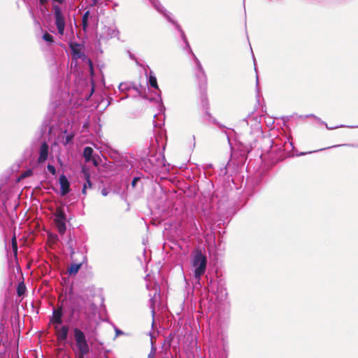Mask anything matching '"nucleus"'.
Returning <instances> with one entry per match:
<instances>
[{"label":"nucleus","mask_w":358,"mask_h":358,"mask_svg":"<svg viewBox=\"0 0 358 358\" xmlns=\"http://www.w3.org/2000/svg\"><path fill=\"white\" fill-rule=\"evenodd\" d=\"M96 307L94 303L87 298L80 296L71 300V315H76L77 317L83 315L87 319L91 318L96 314Z\"/></svg>","instance_id":"1"},{"label":"nucleus","mask_w":358,"mask_h":358,"mask_svg":"<svg viewBox=\"0 0 358 358\" xmlns=\"http://www.w3.org/2000/svg\"><path fill=\"white\" fill-rule=\"evenodd\" d=\"M190 263L192 267L194 278L196 283L200 285L201 276L206 271L207 257L201 249H196L192 252Z\"/></svg>","instance_id":"2"},{"label":"nucleus","mask_w":358,"mask_h":358,"mask_svg":"<svg viewBox=\"0 0 358 358\" xmlns=\"http://www.w3.org/2000/svg\"><path fill=\"white\" fill-rule=\"evenodd\" d=\"M73 338L76 342V353L78 358H84V357L90 352V346L87 343L85 333L79 328L73 329Z\"/></svg>","instance_id":"3"},{"label":"nucleus","mask_w":358,"mask_h":358,"mask_svg":"<svg viewBox=\"0 0 358 358\" xmlns=\"http://www.w3.org/2000/svg\"><path fill=\"white\" fill-rule=\"evenodd\" d=\"M209 342L212 349L215 350L220 347L224 352L228 350L227 336L222 332L217 333V335H216L215 332L211 331V329H210Z\"/></svg>","instance_id":"4"},{"label":"nucleus","mask_w":358,"mask_h":358,"mask_svg":"<svg viewBox=\"0 0 358 358\" xmlns=\"http://www.w3.org/2000/svg\"><path fill=\"white\" fill-rule=\"evenodd\" d=\"M149 1L153 4V6L156 8V9L159 13H162L171 23H172L173 24H174L176 26V28L180 33L181 37H182V40L184 41V43H185L186 47L188 48H190L188 41H187V39L183 31L182 30L180 25L173 19V17H171V14L169 13V12H167L166 10V9L157 0H149Z\"/></svg>","instance_id":"5"},{"label":"nucleus","mask_w":358,"mask_h":358,"mask_svg":"<svg viewBox=\"0 0 358 358\" xmlns=\"http://www.w3.org/2000/svg\"><path fill=\"white\" fill-rule=\"evenodd\" d=\"M54 222L58 232L60 234H64L66 230V215L64 207H57L54 213Z\"/></svg>","instance_id":"6"},{"label":"nucleus","mask_w":358,"mask_h":358,"mask_svg":"<svg viewBox=\"0 0 358 358\" xmlns=\"http://www.w3.org/2000/svg\"><path fill=\"white\" fill-rule=\"evenodd\" d=\"M72 52V57L75 59H80L83 62L88 64L91 73H93V63L92 60L84 54L83 46L78 43L71 44L70 45Z\"/></svg>","instance_id":"7"},{"label":"nucleus","mask_w":358,"mask_h":358,"mask_svg":"<svg viewBox=\"0 0 358 358\" xmlns=\"http://www.w3.org/2000/svg\"><path fill=\"white\" fill-rule=\"evenodd\" d=\"M53 14L55 23L60 35H63L65 29V18L61 8L58 5H53Z\"/></svg>","instance_id":"8"},{"label":"nucleus","mask_w":358,"mask_h":358,"mask_svg":"<svg viewBox=\"0 0 358 358\" xmlns=\"http://www.w3.org/2000/svg\"><path fill=\"white\" fill-rule=\"evenodd\" d=\"M54 329L57 341L60 343L65 342L69 331V326L66 324H55L54 325Z\"/></svg>","instance_id":"9"},{"label":"nucleus","mask_w":358,"mask_h":358,"mask_svg":"<svg viewBox=\"0 0 358 358\" xmlns=\"http://www.w3.org/2000/svg\"><path fill=\"white\" fill-rule=\"evenodd\" d=\"M196 68H195V76L199 82L200 85H206V76L205 71L201 66L200 61L194 57Z\"/></svg>","instance_id":"10"},{"label":"nucleus","mask_w":358,"mask_h":358,"mask_svg":"<svg viewBox=\"0 0 358 358\" xmlns=\"http://www.w3.org/2000/svg\"><path fill=\"white\" fill-rule=\"evenodd\" d=\"M64 310L62 305L54 308L52 310V315L50 318V322L53 324H63Z\"/></svg>","instance_id":"11"},{"label":"nucleus","mask_w":358,"mask_h":358,"mask_svg":"<svg viewBox=\"0 0 358 358\" xmlns=\"http://www.w3.org/2000/svg\"><path fill=\"white\" fill-rule=\"evenodd\" d=\"M59 180L60 185V194L62 196H65L70 191V183L64 175H61Z\"/></svg>","instance_id":"12"},{"label":"nucleus","mask_w":358,"mask_h":358,"mask_svg":"<svg viewBox=\"0 0 358 358\" xmlns=\"http://www.w3.org/2000/svg\"><path fill=\"white\" fill-rule=\"evenodd\" d=\"M48 153L49 146L46 142H43L40 147L38 162L39 164L45 162L48 159Z\"/></svg>","instance_id":"13"},{"label":"nucleus","mask_w":358,"mask_h":358,"mask_svg":"<svg viewBox=\"0 0 358 358\" xmlns=\"http://www.w3.org/2000/svg\"><path fill=\"white\" fill-rule=\"evenodd\" d=\"M103 40H108L116 37L118 34V31L114 28L104 26L103 27Z\"/></svg>","instance_id":"14"},{"label":"nucleus","mask_w":358,"mask_h":358,"mask_svg":"<svg viewBox=\"0 0 358 358\" xmlns=\"http://www.w3.org/2000/svg\"><path fill=\"white\" fill-rule=\"evenodd\" d=\"M217 298L220 301H224L227 296V289L221 284L218 283L217 291H216Z\"/></svg>","instance_id":"15"},{"label":"nucleus","mask_w":358,"mask_h":358,"mask_svg":"<svg viewBox=\"0 0 358 358\" xmlns=\"http://www.w3.org/2000/svg\"><path fill=\"white\" fill-rule=\"evenodd\" d=\"M94 150L91 147H85L83 150V157L85 162H90L92 159Z\"/></svg>","instance_id":"16"},{"label":"nucleus","mask_w":358,"mask_h":358,"mask_svg":"<svg viewBox=\"0 0 358 358\" xmlns=\"http://www.w3.org/2000/svg\"><path fill=\"white\" fill-rule=\"evenodd\" d=\"M148 82H149V85L152 87H153L155 89H158L157 78L152 71H150L149 73Z\"/></svg>","instance_id":"17"},{"label":"nucleus","mask_w":358,"mask_h":358,"mask_svg":"<svg viewBox=\"0 0 358 358\" xmlns=\"http://www.w3.org/2000/svg\"><path fill=\"white\" fill-rule=\"evenodd\" d=\"M89 16H90V11L87 10L86 11L83 15V18H82V27H83V29L84 31H87V29L88 27V20H89Z\"/></svg>","instance_id":"18"},{"label":"nucleus","mask_w":358,"mask_h":358,"mask_svg":"<svg viewBox=\"0 0 358 358\" xmlns=\"http://www.w3.org/2000/svg\"><path fill=\"white\" fill-rule=\"evenodd\" d=\"M81 265L82 264L81 263H79V264H71L70 267L69 268V273L71 274V275H76L79 269L81 267Z\"/></svg>","instance_id":"19"},{"label":"nucleus","mask_w":358,"mask_h":358,"mask_svg":"<svg viewBox=\"0 0 358 358\" xmlns=\"http://www.w3.org/2000/svg\"><path fill=\"white\" fill-rule=\"evenodd\" d=\"M306 117H314L318 123L321 124H324L325 125V127L328 129H335V128H338V127H342L343 126H340V127H329L327 124L326 122H324V121H322L320 117H317L316 116H315L313 114H310V115H308Z\"/></svg>","instance_id":"20"},{"label":"nucleus","mask_w":358,"mask_h":358,"mask_svg":"<svg viewBox=\"0 0 358 358\" xmlns=\"http://www.w3.org/2000/svg\"><path fill=\"white\" fill-rule=\"evenodd\" d=\"M120 91L126 92L131 88V84L127 83H122L119 85L118 87Z\"/></svg>","instance_id":"21"},{"label":"nucleus","mask_w":358,"mask_h":358,"mask_svg":"<svg viewBox=\"0 0 358 358\" xmlns=\"http://www.w3.org/2000/svg\"><path fill=\"white\" fill-rule=\"evenodd\" d=\"M73 137H74V135L71 133L66 135L64 137V140H63L64 144L67 145V144L70 143L72 141Z\"/></svg>","instance_id":"22"},{"label":"nucleus","mask_w":358,"mask_h":358,"mask_svg":"<svg viewBox=\"0 0 358 358\" xmlns=\"http://www.w3.org/2000/svg\"><path fill=\"white\" fill-rule=\"evenodd\" d=\"M83 172L84 173V176H85V178L86 179V184H87V187H92V182L90 181V173L85 171V169L83 170Z\"/></svg>","instance_id":"23"},{"label":"nucleus","mask_w":358,"mask_h":358,"mask_svg":"<svg viewBox=\"0 0 358 358\" xmlns=\"http://www.w3.org/2000/svg\"><path fill=\"white\" fill-rule=\"evenodd\" d=\"M11 243H12V248H13V252L16 255L17 252V244L16 237L15 236L12 238Z\"/></svg>","instance_id":"24"},{"label":"nucleus","mask_w":358,"mask_h":358,"mask_svg":"<svg viewBox=\"0 0 358 358\" xmlns=\"http://www.w3.org/2000/svg\"><path fill=\"white\" fill-rule=\"evenodd\" d=\"M43 39L49 43L53 42V36L48 32L43 35Z\"/></svg>","instance_id":"25"},{"label":"nucleus","mask_w":358,"mask_h":358,"mask_svg":"<svg viewBox=\"0 0 358 358\" xmlns=\"http://www.w3.org/2000/svg\"><path fill=\"white\" fill-rule=\"evenodd\" d=\"M85 330L87 332L88 336L90 338H94L96 336V328L91 329V330H88V328L85 327Z\"/></svg>","instance_id":"26"},{"label":"nucleus","mask_w":358,"mask_h":358,"mask_svg":"<svg viewBox=\"0 0 358 358\" xmlns=\"http://www.w3.org/2000/svg\"><path fill=\"white\" fill-rule=\"evenodd\" d=\"M47 169L52 175H55L56 173V169L52 164H48L47 166Z\"/></svg>","instance_id":"27"},{"label":"nucleus","mask_w":358,"mask_h":358,"mask_svg":"<svg viewBox=\"0 0 358 358\" xmlns=\"http://www.w3.org/2000/svg\"><path fill=\"white\" fill-rule=\"evenodd\" d=\"M150 340H151L152 349H151V352H150V354L149 355V357H150V356H151L152 353L155 354V350H156V349L155 348V347H154V344H153V341H152V339H153L154 336H152V334H150Z\"/></svg>","instance_id":"28"},{"label":"nucleus","mask_w":358,"mask_h":358,"mask_svg":"<svg viewBox=\"0 0 358 358\" xmlns=\"http://www.w3.org/2000/svg\"><path fill=\"white\" fill-rule=\"evenodd\" d=\"M140 180L139 177H134L131 181V187L133 188L136 187L137 182Z\"/></svg>","instance_id":"29"},{"label":"nucleus","mask_w":358,"mask_h":358,"mask_svg":"<svg viewBox=\"0 0 358 358\" xmlns=\"http://www.w3.org/2000/svg\"><path fill=\"white\" fill-rule=\"evenodd\" d=\"M131 88L138 92L139 94H141V90L143 88V87L139 85H131Z\"/></svg>","instance_id":"30"},{"label":"nucleus","mask_w":358,"mask_h":358,"mask_svg":"<svg viewBox=\"0 0 358 358\" xmlns=\"http://www.w3.org/2000/svg\"><path fill=\"white\" fill-rule=\"evenodd\" d=\"M99 0H90V6L91 7L95 6L99 3Z\"/></svg>","instance_id":"31"},{"label":"nucleus","mask_w":358,"mask_h":358,"mask_svg":"<svg viewBox=\"0 0 358 358\" xmlns=\"http://www.w3.org/2000/svg\"><path fill=\"white\" fill-rule=\"evenodd\" d=\"M32 173V171L31 170L27 171L22 175V178H25L29 176H30Z\"/></svg>","instance_id":"32"},{"label":"nucleus","mask_w":358,"mask_h":358,"mask_svg":"<svg viewBox=\"0 0 358 358\" xmlns=\"http://www.w3.org/2000/svg\"><path fill=\"white\" fill-rule=\"evenodd\" d=\"M153 303H154V299L152 298V299H150V308L152 309V316L154 317L155 310H154Z\"/></svg>","instance_id":"33"},{"label":"nucleus","mask_w":358,"mask_h":358,"mask_svg":"<svg viewBox=\"0 0 358 358\" xmlns=\"http://www.w3.org/2000/svg\"><path fill=\"white\" fill-rule=\"evenodd\" d=\"M24 292V290L22 288H21L20 286L17 287V294L19 296H21Z\"/></svg>","instance_id":"34"},{"label":"nucleus","mask_w":358,"mask_h":358,"mask_svg":"<svg viewBox=\"0 0 358 358\" xmlns=\"http://www.w3.org/2000/svg\"><path fill=\"white\" fill-rule=\"evenodd\" d=\"M91 162L93 163V164L95 166H96L98 165L97 160H96V159L94 156L92 157V159L91 160Z\"/></svg>","instance_id":"35"},{"label":"nucleus","mask_w":358,"mask_h":358,"mask_svg":"<svg viewBox=\"0 0 358 358\" xmlns=\"http://www.w3.org/2000/svg\"><path fill=\"white\" fill-rule=\"evenodd\" d=\"M52 1L59 4H62L66 1V0H52Z\"/></svg>","instance_id":"36"},{"label":"nucleus","mask_w":358,"mask_h":358,"mask_svg":"<svg viewBox=\"0 0 358 358\" xmlns=\"http://www.w3.org/2000/svg\"><path fill=\"white\" fill-rule=\"evenodd\" d=\"M86 189H87V184L85 183L84 185H83V189H82V192L83 194H86Z\"/></svg>","instance_id":"37"},{"label":"nucleus","mask_w":358,"mask_h":358,"mask_svg":"<svg viewBox=\"0 0 358 358\" xmlns=\"http://www.w3.org/2000/svg\"><path fill=\"white\" fill-rule=\"evenodd\" d=\"M101 194H102L103 196H106L108 194V192H107V190L106 189H103L102 191H101Z\"/></svg>","instance_id":"38"},{"label":"nucleus","mask_w":358,"mask_h":358,"mask_svg":"<svg viewBox=\"0 0 358 358\" xmlns=\"http://www.w3.org/2000/svg\"><path fill=\"white\" fill-rule=\"evenodd\" d=\"M39 2L41 5H45L48 3V0H39Z\"/></svg>","instance_id":"39"},{"label":"nucleus","mask_w":358,"mask_h":358,"mask_svg":"<svg viewBox=\"0 0 358 358\" xmlns=\"http://www.w3.org/2000/svg\"><path fill=\"white\" fill-rule=\"evenodd\" d=\"M122 334V331L119 330V329H116V334L117 335H120V334Z\"/></svg>","instance_id":"40"},{"label":"nucleus","mask_w":358,"mask_h":358,"mask_svg":"<svg viewBox=\"0 0 358 358\" xmlns=\"http://www.w3.org/2000/svg\"><path fill=\"white\" fill-rule=\"evenodd\" d=\"M129 56H130V58H131L132 59H135L134 57L131 53H130Z\"/></svg>","instance_id":"41"},{"label":"nucleus","mask_w":358,"mask_h":358,"mask_svg":"<svg viewBox=\"0 0 358 358\" xmlns=\"http://www.w3.org/2000/svg\"><path fill=\"white\" fill-rule=\"evenodd\" d=\"M306 155V153H305V152H301V153L300 154V155Z\"/></svg>","instance_id":"42"},{"label":"nucleus","mask_w":358,"mask_h":358,"mask_svg":"<svg viewBox=\"0 0 358 358\" xmlns=\"http://www.w3.org/2000/svg\"><path fill=\"white\" fill-rule=\"evenodd\" d=\"M191 54L193 55L194 57H196L194 55V52H191Z\"/></svg>","instance_id":"43"},{"label":"nucleus","mask_w":358,"mask_h":358,"mask_svg":"<svg viewBox=\"0 0 358 358\" xmlns=\"http://www.w3.org/2000/svg\"><path fill=\"white\" fill-rule=\"evenodd\" d=\"M191 54L193 55L194 57H196L194 55V52H191Z\"/></svg>","instance_id":"44"},{"label":"nucleus","mask_w":358,"mask_h":358,"mask_svg":"<svg viewBox=\"0 0 358 358\" xmlns=\"http://www.w3.org/2000/svg\"><path fill=\"white\" fill-rule=\"evenodd\" d=\"M227 138L228 141L229 142V138L228 136H227Z\"/></svg>","instance_id":"45"},{"label":"nucleus","mask_w":358,"mask_h":358,"mask_svg":"<svg viewBox=\"0 0 358 358\" xmlns=\"http://www.w3.org/2000/svg\"><path fill=\"white\" fill-rule=\"evenodd\" d=\"M17 358H19V357H17Z\"/></svg>","instance_id":"46"}]
</instances>
